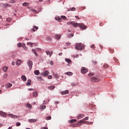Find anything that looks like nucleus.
Segmentation results:
<instances>
[{"label": "nucleus", "mask_w": 129, "mask_h": 129, "mask_svg": "<svg viewBox=\"0 0 129 129\" xmlns=\"http://www.w3.org/2000/svg\"><path fill=\"white\" fill-rule=\"evenodd\" d=\"M84 114H80L78 115V119H80V118H83V117H84Z\"/></svg>", "instance_id": "nucleus-14"}, {"label": "nucleus", "mask_w": 129, "mask_h": 129, "mask_svg": "<svg viewBox=\"0 0 129 129\" xmlns=\"http://www.w3.org/2000/svg\"><path fill=\"white\" fill-rule=\"evenodd\" d=\"M48 79H52V76H51V75L48 76Z\"/></svg>", "instance_id": "nucleus-47"}, {"label": "nucleus", "mask_w": 129, "mask_h": 129, "mask_svg": "<svg viewBox=\"0 0 129 129\" xmlns=\"http://www.w3.org/2000/svg\"><path fill=\"white\" fill-rule=\"evenodd\" d=\"M61 19H62L63 20H65V19H66V17H65V16H62Z\"/></svg>", "instance_id": "nucleus-46"}, {"label": "nucleus", "mask_w": 129, "mask_h": 129, "mask_svg": "<svg viewBox=\"0 0 129 129\" xmlns=\"http://www.w3.org/2000/svg\"><path fill=\"white\" fill-rule=\"evenodd\" d=\"M62 54H63V53L60 52L58 53V55H59V56H62Z\"/></svg>", "instance_id": "nucleus-53"}, {"label": "nucleus", "mask_w": 129, "mask_h": 129, "mask_svg": "<svg viewBox=\"0 0 129 129\" xmlns=\"http://www.w3.org/2000/svg\"><path fill=\"white\" fill-rule=\"evenodd\" d=\"M51 118H52V117H51V116H47V117H46V119H47V120H48L51 119Z\"/></svg>", "instance_id": "nucleus-42"}, {"label": "nucleus", "mask_w": 129, "mask_h": 129, "mask_svg": "<svg viewBox=\"0 0 129 129\" xmlns=\"http://www.w3.org/2000/svg\"><path fill=\"white\" fill-rule=\"evenodd\" d=\"M68 11H71L72 12H75V11H76V8L73 7V8L69 9Z\"/></svg>", "instance_id": "nucleus-22"}, {"label": "nucleus", "mask_w": 129, "mask_h": 129, "mask_svg": "<svg viewBox=\"0 0 129 129\" xmlns=\"http://www.w3.org/2000/svg\"><path fill=\"white\" fill-rule=\"evenodd\" d=\"M8 77V74H5L3 76V78H7Z\"/></svg>", "instance_id": "nucleus-40"}, {"label": "nucleus", "mask_w": 129, "mask_h": 129, "mask_svg": "<svg viewBox=\"0 0 129 129\" xmlns=\"http://www.w3.org/2000/svg\"><path fill=\"white\" fill-rule=\"evenodd\" d=\"M7 22H11V21H12V18H8L7 19Z\"/></svg>", "instance_id": "nucleus-43"}, {"label": "nucleus", "mask_w": 129, "mask_h": 129, "mask_svg": "<svg viewBox=\"0 0 129 129\" xmlns=\"http://www.w3.org/2000/svg\"><path fill=\"white\" fill-rule=\"evenodd\" d=\"M88 75L89 76H93L94 74L92 73H90Z\"/></svg>", "instance_id": "nucleus-49"}, {"label": "nucleus", "mask_w": 129, "mask_h": 129, "mask_svg": "<svg viewBox=\"0 0 129 129\" xmlns=\"http://www.w3.org/2000/svg\"><path fill=\"white\" fill-rule=\"evenodd\" d=\"M32 12H33L34 13H37V11H36V10H33Z\"/></svg>", "instance_id": "nucleus-56"}, {"label": "nucleus", "mask_w": 129, "mask_h": 129, "mask_svg": "<svg viewBox=\"0 0 129 129\" xmlns=\"http://www.w3.org/2000/svg\"><path fill=\"white\" fill-rule=\"evenodd\" d=\"M21 63H22V61H21V59L17 60L16 62L17 66H20V65H21Z\"/></svg>", "instance_id": "nucleus-17"}, {"label": "nucleus", "mask_w": 129, "mask_h": 129, "mask_svg": "<svg viewBox=\"0 0 129 129\" xmlns=\"http://www.w3.org/2000/svg\"><path fill=\"white\" fill-rule=\"evenodd\" d=\"M12 65H15V61H12Z\"/></svg>", "instance_id": "nucleus-60"}, {"label": "nucleus", "mask_w": 129, "mask_h": 129, "mask_svg": "<svg viewBox=\"0 0 129 129\" xmlns=\"http://www.w3.org/2000/svg\"><path fill=\"white\" fill-rule=\"evenodd\" d=\"M78 57H79V55L77 54V55H76V58H78Z\"/></svg>", "instance_id": "nucleus-62"}, {"label": "nucleus", "mask_w": 129, "mask_h": 129, "mask_svg": "<svg viewBox=\"0 0 129 129\" xmlns=\"http://www.w3.org/2000/svg\"><path fill=\"white\" fill-rule=\"evenodd\" d=\"M54 37L55 39H57V40H60L61 39V34H55L54 35Z\"/></svg>", "instance_id": "nucleus-10"}, {"label": "nucleus", "mask_w": 129, "mask_h": 129, "mask_svg": "<svg viewBox=\"0 0 129 129\" xmlns=\"http://www.w3.org/2000/svg\"><path fill=\"white\" fill-rule=\"evenodd\" d=\"M43 129H48V127L45 126V127H43Z\"/></svg>", "instance_id": "nucleus-63"}, {"label": "nucleus", "mask_w": 129, "mask_h": 129, "mask_svg": "<svg viewBox=\"0 0 129 129\" xmlns=\"http://www.w3.org/2000/svg\"><path fill=\"white\" fill-rule=\"evenodd\" d=\"M9 117H11V118H17V117H19V116L14 115L13 114H8Z\"/></svg>", "instance_id": "nucleus-8"}, {"label": "nucleus", "mask_w": 129, "mask_h": 129, "mask_svg": "<svg viewBox=\"0 0 129 129\" xmlns=\"http://www.w3.org/2000/svg\"><path fill=\"white\" fill-rule=\"evenodd\" d=\"M84 45H82L81 43H77L76 44L75 48L77 50H83L84 49Z\"/></svg>", "instance_id": "nucleus-2"}, {"label": "nucleus", "mask_w": 129, "mask_h": 129, "mask_svg": "<svg viewBox=\"0 0 129 129\" xmlns=\"http://www.w3.org/2000/svg\"><path fill=\"white\" fill-rule=\"evenodd\" d=\"M46 53L47 55H49V57H51L52 56V54H53V52H50L49 51H46Z\"/></svg>", "instance_id": "nucleus-16"}, {"label": "nucleus", "mask_w": 129, "mask_h": 129, "mask_svg": "<svg viewBox=\"0 0 129 129\" xmlns=\"http://www.w3.org/2000/svg\"><path fill=\"white\" fill-rule=\"evenodd\" d=\"M108 67H109V66L107 64H104L103 65V68H108Z\"/></svg>", "instance_id": "nucleus-33"}, {"label": "nucleus", "mask_w": 129, "mask_h": 129, "mask_svg": "<svg viewBox=\"0 0 129 129\" xmlns=\"http://www.w3.org/2000/svg\"><path fill=\"white\" fill-rule=\"evenodd\" d=\"M91 81L92 82H99V81H100V79L97 77H92L91 79Z\"/></svg>", "instance_id": "nucleus-4"}, {"label": "nucleus", "mask_w": 129, "mask_h": 129, "mask_svg": "<svg viewBox=\"0 0 129 129\" xmlns=\"http://www.w3.org/2000/svg\"><path fill=\"white\" fill-rule=\"evenodd\" d=\"M55 104H58L60 103V102H59L58 101H56V102H55Z\"/></svg>", "instance_id": "nucleus-57"}, {"label": "nucleus", "mask_w": 129, "mask_h": 129, "mask_svg": "<svg viewBox=\"0 0 129 129\" xmlns=\"http://www.w3.org/2000/svg\"><path fill=\"white\" fill-rule=\"evenodd\" d=\"M68 93H69V90H65L64 91L61 92V94L62 95H66V94H68Z\"/></svg>", "instance_id": "nucleus-9"}, {"label": "nucleus", "mask_w": 129, "mask_h": 129, "mask_svg": "<svg viewBox=\"0 0 129 129\" xmlns=\"http://www.w3.org/2000/svg\"><path fill=\"white\" fill-rule=\"evenodd\" d=\"M48 88L49 89V90H52L55 88V86H50L48 87Z\"/></svg>", "instance_id": "nucleus-21"}, {"label": "nucleus", "mask_w": 129, "mask_h": 129, "mask_svg": "<svg viewBox=\"0 0 129 129\" xmlns=\"http://www.w3.org/2000/svg\"><path fill=\"white\" fill-rule=\"evenodd\" d=\"M93 64L94 65H96V61H93Z\"/></svg>", "instance_id": "nucleus-50"}, {"label": "nucleus", "mask_w": 129, "mask_h": 129, "mask_svg": "<svg viewBox=\"0 0 129 129\" xmlns=\"http://www.w3.org/2000/svg\"><path fill=\"white\" fill-rule=\"evenodd\" d=\"M30 47L32 48L33 47V43L31 42V44H30Z\"/></svg>", "instance_id": "nucleus-61"}, {"label": "nucleus", "mask_w": 129, "mask_h": 129, "mask_svg": "<svg viewBox=\"0 0 129 129\" xmlns=\"http://www.w3.org/2000/svg\"><path fill=\"white\" fill-rule=\"evenodd\" d=\"M73 36H74V34H73V33H71L68 35V37L70 38V37H73Z\"/></svg>", "instance_id": "nucleus-37"}, {"label": "nucleus", "mask_w": 129, "mask_h": 129, "mask_svg": "<svg viewBox=\"0 0 129 129\" xmlns=\"http://www.w3.org/2000/svg\"><path fill=\"white\" fill-rule=\"evenodd\" d=\"M45 108H46V106L45 105L40 106L41 109H45Z\"/></svg>", "instance_id": "nucleus-34"}, {"label": "nucleus", "mask_w": 129, "mask_h": 129, "mask_svg": "<svg viewBox=\"0 0 129 129\" xmlns=\"http://www.w3.org/2000/svg\"><path fill=\"white\" fill-rule=\"evenodd\" d=\"M78 26L83 30H86V29H87V26L84 25L83 23H78L77 27Z\"/></svg>", "instance_id": "nucleus-3"}, {"label": "nucleus", "mask_w": 129, "mask_h": 129, "mask_svg": "<svg viewBox=\"0 0 129 129\" xmlns=\"http://www.w3.org/2000/svg\"><path fill=\"white\" fill-rule=\"evenodd\" d=\"M37 79H38V80H39V81H42V80H43V79H42V77H37Z\"/></svg>", "instance_id": "nucleus-36"}, {"label": "nucleus", "mask_w": 129, "mask_h": 129, "mask_svg": "<svg viewBox=\"0 0 129 129\" xmlns=\"http://www.w3.org/2000/svg\"><path fill=\"white\" fill-rule=\"evenodd\" d=\"M53 76L54 78H57V79L58 78H59V76L58 75L56 74H53Z\"/></svg>", "instance_id": "nucleus-27"}, {"label": "nucleus", "mask_w": 129, "mask_h": 129, "mask_svg": "<svg viewBox=\"0 0 129 129\" xmlns=\"http://www.w3.org/2000/svg\"><path fill=\"white\" fill-rule=\"evenodd\" d=\"M28 66H29V69L31 70L33 67V61L31 60H29L27 61Z\"/></svg>", "instance_id": "nucleus-6"}, {"label": "nucleus", "mask_w": 129, "mask_h": 129, "mask_svg": "<svg viewBox=\"0 0 129 129\" xmlns=\"http://www.w3.org/2000/svg\"><path fill=\"white\" fill-rule=\"evenodd\" d=\"M34 28L31 29V31H33V32H36V30H38L39 28L37 26H34Z\"/></svg>", "instance_id": "nucleus-19"}, {"label": "nucleus", "mask_w": 129, "mask_h": 129, "mask_svg": "<svg viewBox=\"0 0 129 129\" xmlns=\"http://www.w3.org/2000/svg\"><path fill=\"white\" fill-rule=\"evenodd\" d=\"M33 97H37V96H38V92H33Z\"/></svg>", "instance_id": "nucleus-25"}, {"label": "nucleus", "mask_w": 129, "mask_h": 129, "mask_svg": "<svg viewBox=\"0 0 129 129\" xmlns=\"http://www.w3.org/2000/svg\"><path fill=\"white\" fill-rule=\"evenodd\" d=\"M13 86V85L11 83L8 84L6 86V88H10V87H12Z\"/></svg>", "instance_id": "nucleus-23"}, {"label": "nucleus", "mask_w": 129, "mask_h": 129, "mask_svg": "<svg viewBox=\"0 0 129 129\" xmlns=\"http://www.w3.org/2000/svg\"><path fill=\"white\" fill-rule=\"evenodd\" d=\"M8 68L7 67H4L3 69V71H4V72H7V71H8Z\"/></svg>", "instance_id": "nucleus-31"}, {"label": "nucleus", "mask_w": 129, "mask_h": 129, "mask_svg": "<svg viewBox=\"0 0 129 129\" xmlns=\"http://www.w3.org/2000/svg\"><path fill=\"white\" fill-rule=\"evenodd\" d=\"M76 120H77L75 119H73L72 120H70L69 121V122H71V123H73V122H76Z\"/></svg>", "instance_id": "nucleus-29"}, {"label": "nucleus", "mask_w": 129, "mask_h": 129, "mask_svg": "<svg viewBox=\"0 0 129 129\" xmlns=\"http://www.w3.org/2000/svg\"><path fill=\"white\" fill-rule=\"evenodd\" d=\"M24 49L25 50V51H27L28 50V47L25 46Z\"/></svg>", "instance_id": "nucleus-51"}, {"label": "nucleus", "mask_w": 129, "mask_h": 129, "mask_svg": "<svg viewBox=\"0 0 129 129\" xmlns=\"http://www.w3.org/2000/svg\"><path fill=\"white\" fill-rule=\"evenodd\" d=\"M25 39L26 41H29V38H28V37H25Z\"/></svg>", "instance_id": "nucleus-55"}, {"label": "nucleus", "mask_w": 129, "mask_h": 129, "mask_svg": "<svg viewBox=\"0 0 129 129\" xmlns=\"http://www.w3.org/2000/svg\"><path fill=\"white\" fill-rule=\"evenodd\" d=\"M31 42H28L27 43V45H28V46H30V45H31Z\"/></svg>", "instance_id": "nucleus-54"}, {"label": "nucleus", "mask_w": 129, "mask_h": 129, "mask_svg": "<svg viewBox=\"0 0 129 129\" xmlns=\"http://www.w3.org/2000/svg\"><path fill=\"white\" fill-rule=\"evenodd\" d=\"M22 6H23V7H29V3H24L22 4Z\"/></svg>", "instance_id": "nucleus-30"}, {"label": "nucleus", "mask_w": 129, "mask_h": 129, "mask_svg": "<svg viewBox=\"0 0 129 129\" xmlns=\"http://www.w3.org/2000/svg\"><path fill=\"white\" fill-rule=\"evenodd\" d=\"M31 84H32V82H31V80H28L27 82L26 83L27 86H30V85H31Z\"/></svg>", "instance_id": "nucleus-11"}, {"label": "nucleus", "mask_w": 129, "mask_h": 129, "mask_svg": "<svg viewBox=\"0 0 129 129\" xmlns=\"http://www.w3.org/2000/svg\"><path fill=\"white\" fill-rule=\"evenodd\" d=\"M64 74H66V75H68L69 76H72V75H73V73L68 72L65 73Z\"/></svg>", "instance_id": "nucleus-13"}, {"label": "nucleus", "mask_w": 129, "mask_h": 129, "mask_svg": "<svg viewBox=\"0 0 129 129\" xmlns=\"http://www.w3.org/2000/svg\"><path fill=\"white\" fill-rule=\"evenodd\" d=\"M42 74L45 76V77H47L48 76V75H49V72L46 71L45 72H43V73H42Z\"/></svg>", "instance_id": "nucleus-12"}, {"label": "nucleus", "mask_w": 129, "mask_h": 129, "mask_svg": "<svg viewBox=\"0 0 129 129\" xmlns=\"http://www.w3.org/2000/svg\"><path fill=\"white\" fill-rule=\"evenodd\" d=\"M88 117H86L84 119H83L82 120L79 121L78 122V125L79 126H80V125H82V124H84V122H85V120H88Z\"/></svg>", "instance_id": "nucleus-1"}, {"label": "nucleus", "mask_w": 129, "mask_h": 129, "mask_svg": "<svg viewBox=\"0 0 129 129\" xmlns=\"http://www.w3.org/2000/svg\"><path fill=\"white\" fill-rule=\"evenodd\" d=\"M34 73L35 75H39V74H40V72L39 70H35Z\"/></svg>", "instance_id": "nucleus-24"}, {"label": "nucleus", "mask_w": 129, "mask_h": 129, "mask_svg": "<svg viewBox=\"0 0 129 129\" xmlns=\"http://www.w3.org/2000/svg\"><path fill=\"white\" fill-rule=\"evenodd\" d=\"M10 4H15V0H10Z\"/></svg>", "instance_id": "nucleus-44"}, {"label": "nucleus", "mask_w": 129, "mask_h": 129, "mask_svg": "<svg viewBox=\"0 0 129 129\" xmlns=\"http://www.w3.org/2000/svg\"><path fill=\"white\" fill-rule=\"evenodd\" d=\"M16 126H20V125H21V123L18 122L16 123Z\"/></svg>", "instance_id": "nucleus-39"}, {"label": "nucleus", "mask_w": 129, "mask_h": 129, "mask_svg": "<svg viewBox=\"0 0 129 129\" xmlns=\"http://www.w3.org/2000/svg\"><path fill=\"white\" fill-rule=\"evenodd\" d=\"M109 51H110V53L111 54H113V53L114 52V51L113 50V49H111V48H109Z\"/></svg>", "instance_id": "nucleus-35"}, {"label": "nucleus", "mask_w": 129, "mask_h": 129, "mask_svg": "<svg viewBox=\"0 0 129 129\" xmlns=\"http://www.w3.org/2000/svg\"><path fill=\"white\" fill-rule=\"evenodd\" d=\"M87 72H88V69L84 67H82L81 69V73H82V74H85Z\"/></svg>", "instance_id": "nucleus-7"}, {"label": "nucleus", "mask_w": 129, "mask_h": 129, "mask_svg": "<svg viewBox=\"0 0 129 129\" xmlns=\"http://www.w3.org/2000/svg\"><path fill=\"white\" fill-rule=\"evenodd\" d=\"M28 90H29V91H32V90H34V89L30 88V89H28Z\"/></svg>", "instance_id": "nucleus-52"}, {"label": "nucleus", "mask_w": 129, "mask_h": 129, "mask_svg": "<svg viewBox=\"0 0 129 129\" xmlns=\"http://www.w3.org/2000/svg\"><path fill=\"white\" fill-rule=\"evenodd\" d=\"M21 78L23 80V81H27V78L25 75H23L21 76Z\"/></svg>", "instance_id": "nucleus-18"}, {"label": "nucleus", "mask_w": 129, "mask_h": 129, "mask_svg": "<svg viewBox=\"0 0 129 129\" xmlns=\"http://www.w3.org/2000/svg\"><path fill=\"white\" fill-rule=\"evenodd\" d=\"M28 120L29 122H36L37 121V119H30Z\"/></svg>", "instance_id": "nucleus-20"}, {"label": "nucleus", "mask_w": 129, "mask_h": 129, "mask_svg": "<svg viewBox=\"0 0 129 129\" xmlns=\"http://www.w3.org/2000/svg\"><path fill=\"white\" fill-rule=\"evenodd\" d=\"M67 25H72V26H73V27H74L75 28L76 27H77V25H78V23H74V22H69L67 23Z\"/></svg>", "instance_id": "nucleus-5"}, {"label": "nucleus", "mask_w": 129, "mask_h": 129, "mask_svg": "<svg viewBox=\"0 0 129 129\" xmlns=\"http://www.w3.org/2000/svg\"><path fill=\"white\" fill-rule=\"evenodd\" d=\"M13 127L10 126L8 129H12Z\"/></svg>", "instance_id": "nucleus-64"}, {"label": "nucleus", "mask_w": 129, "mask_h": 129, "mask_svg": "<svg viewBox=\"0 0 129 129\" xmlns=\"http://www.w3.org/2000/svg\"><path fill=\"white\" fill-rule=\"evenodd\" d=\"M68 46H70L71 45V43H69V42H67L66 43Z\"/></svg>", "instance_id": "nucleus-48"}, {"label": "nucleus", "mask_w": 129, "mask_h": 129, "mask_svg": "<svg viewBox=\"0 0 129 129\" xmlns=\"http://www.w3.org/2000/svg\"><path fill=\"white\" fill-rule=\"evenodd\" d=\"M53 64H54V63H53V61H50V64H51V65H53Z\"/></svg>", "instance_id": "nucleus-59"}, {"label": "nucleus", "mask_w": 129, "mask_h": 129, "mask_svg": "<svg viewBox=\"0 0 129 129\" xmlns=\"http://www.w3.org/2000/svg\"><path fill=\"white\" fill-rule=\"evenodd\" d=\"M17 46H18V47H19V48L22 47V43H18L17 44Z\"/></svg>", "instance_id": "nucleus-38"}, {"label": "nucleus", "mask_w": 129, "mask_h": 129, "mask_svg": "<svg viewBox=\"0 0 129 129\" xmlns=\"http://www.w3.org/2000/svg\"><path fill=\"white\" fill-rule=\"evenodd\" d=\"M84 124H89V121H85L84 122Z\"/></svg>", "instance_id": "nucleus-45"}, {"label": "nucleus", "mask_w": 129, "mask_h": 129, "mask_svg": "<svg viewBox=\"0 0 129 129\" xmlns=\"http://www.w3.org/2000/svg\"><path fill=\"white\" fill-rule=\"evenodd\" d=\"M4 8H5V9L9 7H12V6L9 4H5L3 5Z\"/></svg>", "instance_id": "nucleus-15"}, {"label": "nucleus", "mask_w": 129, "mask_h": 129, "mask_svg": "<svg viewBox=\"0 0 129 129\" xmlns=\"http://www.w3.org/2000/svg\"><path fill=\"white\" fill-rule=\"evenodd\" d=\"M27 107H28L30 109L32 108V105H31L30 103H28L26 104Z\"/></svg>", "instance_id": "nucleus-28"}, {"label": "nucleus", "mask_w": 129, "mask_h": 129, "mask_svg": "<svg viewBox=\"0 0 129 129\" xmlns=\"http://www.w3.org/2000/svg\"><path fill=\"white\" fill-rule=\"evenodd\" d=\"M32 51L34 54H35V56H38V53H37V52H36V50L34 49H32Z\"/></svg>", "instance_id": "nucleus-26"}, {"label": "nucleus", "mask_w": 129, "mask_h": 129, "mask_svg": "<svg viewBox=\"0 0 129 129\" xmlns=\"http://www.w3.org/2000/svg\"><path fill=\"white\" fill-rule=\"evenodd\" d=\"M75 18L77 19H80V18H79V17H78V16H75Z\"/></svg>", "instance_id": "nucleus-58"}, {"label": "nucleus", "mask_w": 129, "mask_h": 129, "mask_svg": "<svg viewBox=\"0 0 129 129\" xmlns=\"http://www.w3.org/2000/svg\"><path fill=\"white\" fill-rule=\"evenodd\" d=\"M91 48H92V49H95V46L94 45V44H92L91 45Z\"/></svg>", "instance_id": "nucleus-41"}, {"label": "nucleus", "mask_w": 129, "mask_h": 129, "mask_svg": "<svg viewBox=\"0 0 129 129\" xmlns=\"http://www.w3.org/2000/svg\"><path fill=\"white\" fill-rule=\"evenodd\" d=\"M65 60L68 63H71V59L69 58H66Z\"/></svg>", "instance_id": "nucleus-32"}]
</instances>
